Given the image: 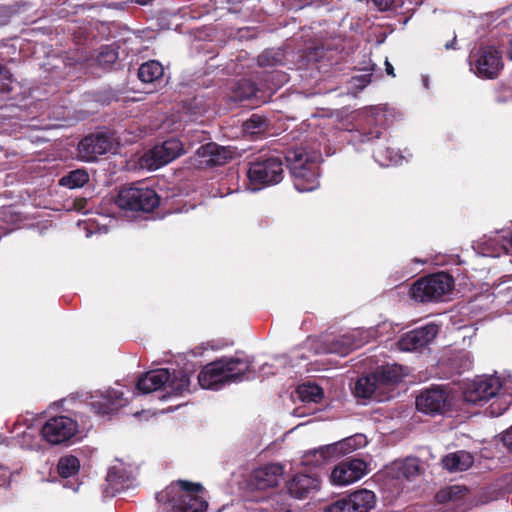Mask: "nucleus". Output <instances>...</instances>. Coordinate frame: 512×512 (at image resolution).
<instances>
[{"label": "nucleus", "instance_id": "obj_31", "mask_svg": "<svg viewBox=\"0 0 512 512\" xmlns=\"http://www.w3.org/2000/svg\"><path fill=\"white\" fill-rule=\"evenodd\" d=\"M80 470V461L74 455L60 457L57 463V472L62 478L76 475Z\"/></svg>", "mask_w": 512, "mask_h": 512}, {"label": "nucleus", "instance_id": "obj_22", "mask_svg": "<svg viewBox=\"0 0 512 512\" xmlns=\"http://www.w3.org/2000/svg\"><path fill=\"white\" fill-rule=\"evenodd\" d=\"M362 341L357 339L354 334H344L334 337L326 343V352L346 356L352 351L360 348Z\"/></svg>", "mask_w": 512, "mask_h": 512}, {"label": "nucleus", "instance_id": "obj_43", "mask_svg": "<svg viewBox=\"0 0 512 512\" xmlns=\"http://www.w3.org/2000/svg\"><path fill=\"white\" fill-rule=\"evenodd\" d=\"M10 472L7 468L0 466V486H4L9 483Z\"/></svg>", "mask_w": 512, "mask_h": 512}, {"label": "nucleus", "instance_id": "obj_11", "mask_svg": "<svg viewBox=\"0 0 512 512\" xmlns=\"http://www.w3.org/2000/svg\"><path fill=\"white\" fill-rule=\"evenodd\" d=\"M114 138L109 132H95L86 135L78 144V156L81 160L93 162L99 156L111 151Z\"/></svg>", "mask_w": 512, "mask_h": 512}, {"label": "nucleus", "instance_id": "obj_36", "mask_svg": "<svg viewBox=\"0 0 512 512\" xmlns=\"http://www.w3.org/2000/svg\"><path fill=\"white\" fill-rule=\"evenodd\" d=\"M340 449H338L337 443H333L330 445L322 446L314 451V456H319V459L316 460L318 464L334 459L339 458L341 455Z\"/></svg>", "mask_w": 512, "mask_h": 512}, {"label": "nucleus", "instance_id": "obj_30", "mask_svg": "<svg viewBox=\"0 0 512 512\" xmlns=\"http://www.w3.org/2000/svg\"><path fill=\"white\" fill-rule=\"evenodd\" d=\"M296 392L299 399L305 403H319L323 398V390L316 384H301L297 387Z\"/></svg>", "mask_w": 512, "mask_h": 512}, {"label": "nucleus", "instance_id": "obj_7", "mask_svg": "<svg viewBox=\"0 0 512 512\" xmlns=\"http://www.w3.org/2000/svg\"><path fill=\"white\" fill-rule=\"evenodd\" d=\"M247 177L254 189L280 183L284 177L282 158L272 154L252 158L248 162Z\"/></svg>", "mask_w": 512, "mask_h": 512}, {"label": "nucleus", "instance_id": "obj_3", "mask_svg": "<svg viewBox=\"0 0 512 512\" xmlns=\"http://www.w3.org/2000/svg\"><path fill=\"white\" fill-rule=\"evenodd\" d=\"M320 158V154L308 152L303 147L287 150L285 154L286 165L292 175L296 190L310 192L319 187L318 160Z\"/></svg>", "mask_w": 512, "mask_h": 512}, {"label": "nucleus", "instance_id": "obj_24", "mask_svg": "<svg viewBox=\"0 0 512 512\" xmlns=\"http://www.w3.org/2000/svg\"><path fill=\"white\" fill-rule=\"evenodd\" d=\"M289 494L287 491H279L268 497L267 500L261 502L255 511L259 512H291V504L289 502Z\"/></svg>", "mask_w": 512, "mask_h": 512}, {"label": "nucleus", "instance_id": "obj_26", "mask_svg": "<svg viewBox=\"0 0 512 512\" xmlns=\"http://www.w3.org/2000/svg\"><path fill=\"white\" fill-rule=\"evenodd\" d=\"M367 125L368 127L364 126L361 129H356L351 132L350 141L354 145L373 142L375 139L381 138L383 132L381 128L375 124L374 117H368Z\"/></svg>", "mask_w": 512, "mask_h": 512}, {"label": "nucleus", "instance_id": "obj_23", "mask_svg": "<svg viewBox=\"0 0 512 512\" xmlns=\"http://www.w3.org/2000/svg\"><path fill=\"white\" fill-rule=\"evenodd\" d=\"M374 374L383 390V393L387 388L395 386L401 382L405 376L403 367L397 364L381 366L374 371Z\"/></svg>", "mask_w": 512, "mask_h": 512}, {"label": "nucleus", "instance_id": "obj_33", "mask_svg": "<svg viewBox=\"0 0 512 512\" xmlns=\"http://www.w3.org/2000/svg\"><path fill=\"white\" fill-rule=\"evenodd\" d=\"M269 127V120L262 115L252 114L244 123L243 130L247 134L256 135L265 132Z\"/></svg>", "mask_w": 512, "mask_h": 512}, {"label": "nucleus", "instance_id": "obj_14", "mask_svg": "<svg viewBox=\"0 0 512 512\" xmlns=\"http://www.w3.org/2000/svg\"><path fill=\"white\" fill-rule=\"evenodd\" d=\"M439 332L438 325L429 323L404 333L398 341L399 349L413 352L427 347Z\"/></svg>", "mask_w": 512, "mask_h": 512}, {"label": "nucleus", "instance_id": "obj_44", "mask_svg": "<svg viewBox=\"0 0 512 512\" xmlns=\"http://www.w3.org/2000/svg\"><path fill=\"white\" fill-rule=\"evenodd\" d=\"M504 445L512 450V427L503 435Z\"/></svg>", "mask_w": 512, "mask_h": 512}, {"label": "nucleus", "instance_id": "obj_27", "mask_svg": "<svg viewBox=\"0 0 512 512\" xmlns=\"http://www.w3.org/2000/svg\"><path fill=\"white\" fill-rule=\"evenodd\" d=\"M443 466L449 471H464L473 464V457L465 451H457L443 458Z\"/></svg>", "mask_w": 512, "mask_h": 512}, {"label": "nucleus", "instance_id": "obj_12", "mask_svg": "<svg viewBox=\"0 0 512 512\" xmlns=\"http://www.w3.org/2000/svg\"><path fill=\"white\" fill-rule=\"evenodd\" d=\"M375 501L376 497L372 491L361 489L333 502L324 512H369Z\"/></svg>", "mask_w": 512, "mask_h": 512}, {"label": "nucleus", "instance_id": "obj_34", "mask_svg": "<svg viewBox=\"0 0 512 512\" xmlns=\"http://www.w3.org/2000/svg\"><path fill=\"white\" fill-rule=\"evenodd\" d=\"M420 474V463L417 458H406L398 466V475L411 480Z\"/></svg>", "mask_w": 512, "mask_h": 512}, {"label": "nucleus", "instance_id": "obj_50", "mask_svg": "<svg viewBox=\"0 0 512 512\" xmlns=\"http://www.w3.org/2000/svg\"><path fill=\"white\" fill-rule=\"evenodd\" d=\"M509 57L512 59V50L509 52Z\"/></svg>", "mask_w": 512, "mask_h": 512}, {"label": "nucleus", "instance_id": "obj_48", "mask_svg": "<svg viewBox=\"0 0 512 512\" xmlns=\"http://www.w3.org/2000/svg\"><path fill=\"white\" fill-rule=\"evenodd\" d=\"M151 0H137V3L140 5H147Z\"/></svg>", "mask_w": 512, "mask_h": 512}, {"label": "nucleus", "instance_id": "obj_37", "mask_svg": "<svg viewBox=\"0 0 512 512\" xmlns=\"http://www.w3.org/2000/svg\"><path fill=\"white\" fill-rule=\"evenodd\" d=\"M118 59V52L110 46H103L97 56V60L102 66H111Z\"/></svg>", "mask_w": 512, "mask_h": 512}, {"label": "nucleus", "instance_id": "obj_49", "mask_svg": "<svg viewBox=\"0 0 512 512\" xmlns=\"http://www.w3.org/2000/svg\"><path fill=\"white\" fill-rule=\"evenodd\" d=\"M112 477H113V473H112V472H109V473H108V476H107V480H108V481H111V480H112Z\"/></svg>", "mask_w": 512, "mask_h": 512}, {"label": "nucleus", "instance_id": "obj_29", "mask_svg": "<svg viewBox=\"0 0 512 512\" xmlns=\"http://www.w3.org/2000/svg\"><path fill=\"white\" fill-rule=\"evenodd\" d=\"M468 493L469 490L466 486L452 485L439 490L435 495V499L438 503L442 504L448 502L457 503L458 501L464 499Z\"/></svg>", "mask_w": 512, "mask_h": 512}, {"label": "nucleus", "instance_id": "obj_21", "mask_svg": "<svg viewBox=\"0 0 512 512\" xmlns=\"http://www.w3.org/2000/svg\"><path fill=\"white\" fill-rule=\"evenodd\" d=\"M354 393L359 398H375L381 401L383 390L373 372L358 378L355 383Z\"/></svg>", "mask_w": 512, "mask_h": 512}, {"label": "nucleus", "instance_id": "obj_38", "mask_svg": "<svg viewBox=\"0 0 512 512\" xmlns=\"http://www.w3.org/2000/svg\"><path fill=\"white\" fill-rule=\"evenodd\" d=\"M13 76L10 70L0 63V93H9L12 90Z\"/></svg>", "mask_w": 512, "mask_h": 512}, {"label": "nucleus", "instance_id": "obj_10", "mask_svg": "<svg viewBox=\"0 0 512 512\" xmlns=\"http://www.w3.org/2000/svg\"><path fill=\"white\" fill-rule=\"evenodd\" d=\"M78 432V422L64 415L51 417L41 428L43 439L51 445L67 443L74 438Z\"/></svg>", "mask_w": 512, "mask_h": 512}, {"label": "nucleus", "instance_id": "obj_28", "mask_svg": "<svg viewBox=\"0 0 512 512\" xmlns=\"http://www.w3.org/2000/svg\"><path fill=\"white\" fill-rule=\"evenodd\" d=\"M164 68L157 60H149L140 65L138 78L144 83H153L163 76Z\"/></svg>", "mask_w": 512, "mask_h": 512}, {"label": "nucleus", "instance_id": "obj_25", "mask_svg": "<svg viewBox=\"0 0 512 512\" xmlns=\"http://www.w3.org/2000/svg\"><path fill=\"white\" fill-rule=\"evenodd\" d=\"M233 99L240 102L252 99L265 102L263 92L249 79H241L237 82L233 88Z\"/></svg>", "mask_w": 512, "mask_h": 512}, {"label": "nucleus", "instance_id": "obj_18", "mask_svg": "<svg viewBox=\"0 0 512 512\" xmlns=\"http://www.w3.org/2000/svg\"><path fill=\"white\" fill-rule=\"evenodd\" d=\"M284 473L281 464H268L256 469L251 476V484L258 490H265L278 485L280 478Z\"/></svg>", "mask_w": 512, "mask_h": 512}, {"label": "nucleus", "instance_id": "obj_35", "mask_svg": "<svg viewBox=\"0 0 512 512\" xmlns=\"http://www.w3.org/2000/svg\"><path fill=\"white\" fill-rule=\"evenodd\" d=\"M283 53L272 49L264 50L258 56V65L261 67L276 66L282 63Z\"/></svg>", "mask_w": 512, "mask_h": 512}, {"label": "nucleus", "instance_id": "obj_17", "mask_svg": "<svg viewBox=\"0 0 512 512\" xmlns=\"http://www.w3.org/2000/svg\"><path fill=\"white\" fill-rule=\"evenodd\" d=\"M286 489L290 497L304 499L320 489V480L309 474H296L287 483Z\"/></svg>", "mask_w": 512, "mask_h": 512}, {"label": "nucleus", "instance_id": "obj_1", "mask_svg": "<svg viewBox=\"0 0 512 512\" xmlns=\"http://www.w3.org/2000/svg\"><path fill=\"white\" fill-rule=\"evenodd\" d=\"M254 377L255 370L248 357H221L202 368L198 381L204 389L220 390L225 385L248 381Z\"/></svg>", "mask_w": 512, "mask_h": 512}, {"label": "nucleus", "instance_id": "obj_46", "mask_svg": "<svg viewBox=\"0 0 512 512\" xmlns=\"http://www.w3.org/2000/svg\"><path fill=\"white\" fill-rule=\"evenodd\" d=\"M456 44V37H454L451 41H448L446 44H445V48L446 49H451V48H454V45Z\"/></svg>", "mask_w": 512, "mask_h": 512}, {"label": "nucleus", "instance_id": "obj_4", "mask_svg": "<svg viewBox=\"0 0 512 512\" xmlns=\"http://www.w3.org/2000/svg\"><path fill=\"white\" fill-rule=\"evenodd\" d=\"M502 383L497 377H476L467 383L463 390V399L465 402L475 405H483L493 400L489 406L492 416L503 414L509 407L511 400L506 395H501Z\"/></svg>", "mask_w": 512, "mask_h": 512}, {"label": "nucleus", "instance_id": "obj_9", "mask_svg": "<svg viewBox=\"0 0 512 512\" xmlns=\"http://www.w3.org/2000/svg\"><path fill=\"white\" fill-rule=\"evenodd\" d=\"M452 389L443 385H432L416 397L418 411L432 416L443 415L453 406Z\"/></svg>", "mask_w": 512, "mask_h": 512}, {"label": "nucleus", "instance_id": "obj_41", "mask_svg": "<svg viewBox=\"0 0 512 512\" xmlns=\"http://www.w3.org/2000/svg\"><path fill=\"white\" fill-rule=\"evenodd\" d=\"M372 74H362L352 78L354 85L358 88H364L371 82Z\"/></svg>", "mask_w": 512, "mask_h": 512}, {"label": "nucleus", "instance_id": "obj_39", "mask_svg": "<svg viewBox=\"0 0 512 512\" xmlns=\"http://www.w3.org/2000/svg\"><path fill=\"white\" fill-rule=\"evenodd\" d=\"M372 153L375 161L380 165H387L386 162L393 158V150L382 145L374 147Z\"/></svg>", "mask_w": 512, "mask_h": 512}, {"label": "nucleus", "instance_id": "obj_13", "mask_svg": "<svg viewBox=\"0 0 512 512\" xmlns=\"http://www.w3.org/2000/svg\"><path fill=\"white\" fill-rule=\"evenodd\" d=\"M475 73L484 79H494L503 69V61L499 51L494 46H481L475 59Z\"/></svg>", "mask_w": 512, "mask_h": 512}, {"label": "nucleus", "instance_id": "obj_32", "mask_svg": "<svg viewBox=\"0 0 512 512\" xmlns=\"http://www.w3.org/2000/svg\"><path fill=\"white\" fill-rule=\"evenodd\" d=\"M89 181V174L84 169L70 171L59 180L61 186L75 189L83 187Z\"/></svg>", "mask_w": 512, "mask_h": 512}, {"label": "nucleus", "instance_id": "obj_15", "mask_svg": "<svg viewBox=\"0 0 512 512\" xmlns=\"http://www.w3.org/2000/svg\"><path fill=\"white\" fill-rule=\"evenodd\" d=\"M367 464L362 459L347 458L334 467L330 480L338 486H345L361 479L366 474Z\"/></svg>", "mask_w": 512, "mask_h": 512}, {"label": "nucleus", "instance_id": "obj_42", "mask_svg": "<svg viewBox=\"0 0 512 512\" xmlns=\"http://www.w3.org/2000/svg\"><path fill=\"white\" fill-rule=\"evenodd\" d=\"M380 11H386L390 9L394 3V0H371Z\"/></svg>", "mask_w": 512, "mask_h": 512}, {"label": "nucleus", "instance_id": "obj_45", "mask_svg": "<svg viewBox=\"0 0 512 512\" xmlns=\"http://www.w3.org/2000/svg\"><path fill=\"white\" fill-rule=\"evenodd\" d=\"M385 70L389 76L395 77L394 67L387 60L385 61Z\"/></svg>", "mask_w": 512, "mask_h": 512}, {"label": "nucleus", "instance_id": "obj_5", "mask_svg": "<svg viewBox=\"0 0 512 512\" xmlns=\"http://www.w3.org/2000/svg\"><path fill=\"white\" fill-rule=\"evenodd\" d=\"M190 379L188 374L182 369L167 368L155 369L142 375L136 384L137 390L148 394L162 388H169L174 394H182L188 390Z\"/></svg>", "mask_w": 512, "mask_h": 512}, {"label": "nucleus", "instance_id": "obj_6", "mask_svg": "<svg viewBox=\"0 0 512 512\" xmlns=\"http://www.w3.org/2000/svg\"><path fill=\"white\" fill-rule=\"evenodd\" d=\"M454 287V279L447 272H437L420 277L410 287V297L419 303L439 302Z\"/></svg>", "mask_w": 512, "mask_h": 512}, {"label": "nucleus", "instance_id": "obj_16", "mask_svg": "<svg viewBox=\"0 0 512 512\" xmlns=\"http://www.w3.org/2000/svg\"><path fill=\"white\" fill-rule=\"evenodd\" d=\"M127 400L122 391L110 388L103 392L97 391L90 397V406L92 410L101 416L116 413L124 407Z\"/></svg>", "mask_w": 512, "mask_h": 512}, {"label": "nucleus", "instance_id": "obj_19", "mask_svg": "<svg viewBox=\"0 0 512 512\" xmlns=\"http://www.w3.org/2000/svg\"><path fill=\"white\" fill-rule=\"evenodd\" d=\"M196 154L203 159L202 163L210 167L224 165L232 159V152L229 149L214 142L201 145Z\"/></svg>", "mask_w": 512, "mask_h": 512}, {"label": "nucleus", "instance_id": "obj_40", "mask_svg": "<svg viewBox=\"0 0 512 512\" xmlns=\"http://www.w3.org/2000/svg\"><path fill=\"white\" fill-rule=\"evenodd\" d=\"M338 449H340L341 455H346L355 449L354 440L352 438H346L342 441L336 442Z\"/></svg>", "mask_w": 512, "mask_h": 512}, {"label": "nucleus", "instance_id": "obj_8", "mask_svg": "<svg viewBox=\"0 0 512 512\" xmlns=\"http://www.w3.org/2000/svg\"><path fill=\"white\" fill-rule=\"evenodd\" d=\"M160 199L154 189L143 184H133L120 189L115 203L121 210L150 213L159 206Z\"/></svg>", "mask_w": 512, "mask_h": 512}, {"label": "nucleus", "instance_id": "obj_47", "mask_svg": "<svg viewBox=\"0 0 512 512\" xmlns=\"http://www.w3.org/2000/svg\"><path fill=\"white\" fill-rule=\"evenodd\" d=\"M275 76H279V77H281L282 79H281L280 81H284V80H285V79H284V78H285V75H282V74H274V73L268 74V75L266 76V80H268V79H270V78H271V79H273Z\"/></svg>", "mask_w": 512, "mask_h": 512}, {"label": "nucleus", "instance_id": "obj_2", "mask_svg": "<svg viewBox=\"0 0 512 512\" xmlns=\"http://www.w3.org/2000/svg\"><path fill=\"white\" fill-rule=\"evenodd\" d=\"M203 492L201 484L178 480L158 492L156 499L167 506L170 512H204L208 503L202 495Z\"/></svg>", "mask_w": 512, "mask_h": 512}, {"label": "nucleus", "instance_id": "obj_20", "mask_svg": "<svg viewBox=\"0 0 512 512\" xmlns=\"http://www.w3.org/2000/svg\"><path fill=\"white\" fill-rule=\"evenodd\" d=\"M183 152L182 142L176 138H170L161 145H156L151 150V155L157 166H163L179 157Z\"/></svg>", "mask_w": 512, "mask_h": 512}]
</instances>
